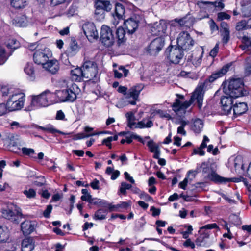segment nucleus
Masks as SVG:
<instances>
[{
  "label": "nucleus",
  "instance_id": "obj_1",
  "mask_svg": "<svg viewBox=\"0 0 251 251\" xmlns=\"http://www.w3.org/2000/svg\"><path fill=\"white\" fill-rule=\"evenodd\" d=\"M230 67V65L229 64L224 66L221 69L212 74L208 78L206 79L203 82L201 83L196 89L189 101H186L181 103L179 100L176 99V101L172 105L173 110L176 112L181 111L185 112V110L189 107L195 100H197L199 108L201 109L202 106L205 90L209 83L213 82L216 79L225 75L228 71Z\"/></svg>",
  "mask_w": 251,
  "mask_h": 251
},
{
  "label": "nucleus",
  "instance_id": "obj_2",
  "mask_svg": "<svg viewBox=\"0 0 251 251\" xmlns=\"http://www.w3.org/2000/svg\"><path fill=\"white\" fill-rule=\"evenodd\" d=\"M60 90H56L53 93V102H74L76 99V91L78 86L70 79H63L59 82Z\"/></svg>",
  "mask_w": 251,
  "mask_h": 251
},
{
  "label": "nucleus",
  "instance_id": "obj_3",
  "mask_svg": "<svg viewBox=\"0 0 251 251\" xmlns=\"http://www.w3.org/2000/svg\"><path fill=\"white\" fill-rule=\"evenodd\" d=\"M53 98V93L47 90L40 95L31 96V100L30 105L27 107V110L31 111L35 107L47 106L50 102H53V100H50Z\"/></svg>",
  "mask_w": 251,
  "mask_h": 251
},
{
  "label": "nucleus",
  "instance_id": "obj_4",
  "mask_svg": "<svg viewBox=\"0 0 251 251\" xmlns=\"http://www.w3.org/2000/svg\"><path fill=\"white\" fill-rule=\"evenodd\" d=\"M224 91L226 94L234 98L244 96L247 94L244 88L243 81L241 78L231 79L227 87L224 88Z\"/></svg>",
  "mask_w": 251,
  "mask_h": 251
},
{
  "label": "nucleus",
  "instance_id": "obj_5",
  "mask_svg": "<svg viewBox=\"0 0 251 251\" xmlns=\"http://www.w3.org/2000/svg\"><path fill=\"white\" fill-rule=\"evenodd\" d=\"M25 95L23 93L15 92L7 100L6 104L9 111L18 110L23 107Z\"/></svg>",
  "mask_w": 251,
  "mask_h": 251
},
{
  "label": "nucleus",
  "instance_id": "obj_6",
  "mask_svg": "<svg viewBox=\"0 0 251 251\" xmlns=\"http://www.w3.org/2000/svg\"><path fill=\"white\" fill-rule=\"evenodd\" d=\"M112 5L107 0H95V19L101 21L105 18V11H110Z\"/></svg>",
  "mask_w": 251,
  "mask_h": 251
},
{
  "label": "nucleus",
  "instance_id": "obj_7",
  "mask_svg": "<svg viewBox=\"0 0 251 251\" xmlns=\"http://www.w3.org/2000/svg\"><path fill=\"white\" fill-rule=\"evenodd\" d=\"M202 173L207 174L206 178L216 182L226 183L230 181H236L235 180V179H236L235 178H227L220 176L216 173L212 165H210V166L203 167L202 169Z\"/></svg>",
  "mask_w": 251,
  "mask_h": 251
},
{
  "label": "nucleus",
  "instance_id": "obj_8",
  "mask_svg": "<svg viewBox=\"0 0 251 251\" xmlns=\"http://www.w3.org/2000/svg\"><path fill=\"white\" fill-rule=\"evenodd\" d=\"M195 41L190 34L185 31L181 32L177 38V44L182 50H189L194 45Z\"/></svg>",
  "mask_w": 251,
  "mask_h": 251
},
{
  "label": "nucleus",
  "instance_id": "obj_9",
  "mask_svg": "<svg viewBox=\"0 0 251 251\" xmlns=\"http://www.w3.org/2000/svg\"><path fill=\"white\" fill-rule=\"evenodd\" d=\"M2 216L15 223H18L22 217L20 209L16 205L10 204L2 210Z\"/></svg>",
  "mask_w": 251,
  "mask_h": 251
},
{
  "label": "nucleus",
  "instance_id": "obj_10",
  "mask_svg": "<svg viewBox=\"0 0 251 251\" xmlns=\"http://www.w3.org/2000/svg\"><path fill=\"white\" fill-rule=\"evenodd\" d=\"M165 55L170 62L175 64H178L183 56V51L178 47L173 46L166 49Z\"/></svg>",
  "mask_w": 251,
  "mask_h": 251
},
{
  "label": "nucleus",
  "instance_id": "obj_11",
  "mask_svg": "<svg viewBox=\"0 0 251 251\" xmlns=\"http://www.w3.org/2000/svg\"><path fill=\"white\" fill-rule=\"evenodd\" d=\"M115 38L111 28L107 25H103L101 27L100 40L106 47L112 46Z\"/></svg>",
  "mask_w": 251,
  "mask_h": 251
},
{
  "label": "nucleus",
  "instance_id": "obj_12",
  "mask_svg": "<svg viewBox=\"0 0 251 251\" xmlns=\"http://www.w3.org/2000/svg\"><path fill=\"white\" fill-rule=\"evenodd\" d=\"M79 49V48L75 39L74 37L71 38L69 46L64 53V55L66 56H64L63 55L62 56L61 59L62 62L66 65H71V62L68 58L72 57L75 55L78 52Z\"/></svg>",
  "mask_w": 251,
  "mask_h": 251
},
{
  "label": "nucleus",
  "instance_id": "obj_13",
  "mask_svg": "<svg viewBox=\"0 0 251 251\" xmlns=\"http://www.w3.org/2000/svg\"><path fill=\"white\" fill-rule=\"evenodd\" d=\"M51 57V52L48 48H44L37 50L33 54L35 63L42 66Z\"/></svg>",
  "mask_w": 251,
  "mask_h": 251
},
{
  "label": "nucleus",
  "instance_id": "obj_14",
  "mask_svg": "<svg viewBox=\"0 0 251 251\" xmlns=\"http://www.w3.org/2000/svg\"><path fill=\"white\" fill-rule=\"evenodd\" d=\"M142 19V17L139 15L133 14L124 22L126 28L128 33L133 34L136 30Z\"/></svg>",
  "mask_w": 251,
  "mask_h": 251
},
{
  "label": "nucleus",
  "instance_id": "obj_15",
  "mask_svg": "<svg viewBox=\"0 0 251 251\" xmlns=\"http://www.w3.org/2000/svg\"><path fill=\"white\" fill-rule=\"evenodd\" d=\"M165 40L161 37L153 40L148 47L147 51L151 55H156L164 46Z\"/></svg>",
  "mask_w": 251,
  "mask_h": 251
},
{
  "label": "nucleus",
  "instance_id": "obj_16",
  "mask_svg": "<svg viewBox=\"0 0 251 251\" xmlns=\"http://www.w3.org/2000/svg\"><path fill=\"white\" fill-rule=\"evenodd\" d=\"M234 98V97H231L229 95L224 96L221 98L220 103L223 114L228 115L230 113L233 105Z\"/></svg>",
  "mask_w": 251,
  "mask_h": 251
},
{
  "label": "nucleus",
  "instance_id": "obj_17",
  "mask_svg": "<svg viewBox=\"0 0 251 251\" xmlns=\"http://www.w3.org/2000/svg\"><path fill=\"white\" fill-rule=\"evenodd\" d=\"M167 29V24L163 20L154 23L151 27V31L152 35L161 36Z\"/></svg>",
  "mask_w": 251,
  "mask_h": 251
},
{
  "label": "nucleus",
  "instance_id": "obj_18",
  "mask_svg": "<svg viewBox=\"0 0 251 251\" xmlns=\"http://www.w3.org/2000/svg\"><path fill=\"white\" fill-rule=\"evenodd\" d=\"M36 227V223L34 221L25 220L21 224V229L24 235H29L32 233Z\"/></svg>",
  "mask_w": 251,
  "mask_h": 251
},
{
  "label": "nucleus",
  "instance_id": "obj_19",
  "mask_svg": "<svg viewBox=\"0 0 251 251\" xmlns=\"http://www.w3.org/2000/svg\"><path fill=\"white\" fill-rule=\"evenodd\" d=\"M82 29L84 34L90 42L94 41V24L88 22L83 25Z\"/></svg>",
  "mask_w": 251,
  "mask_h": 251
},
{
  "label": "nucleus",
  "instance_id": "obj_20",
  "mask_svg": "<svg viewBox=\"0 0 251 251\" xmlns=\"http://www.w3.org/2000/svg\"><path fill=\"white\" fill-rule=\"evenodd\" d=\"M43 67L50 73L55 74L59 69L58 61L56 59H49L43 65Z\"/></svg>",
  "mask_w": 251,
  "mask_h": 251
},
{
  "label": "nucleus",
  "instance_id": "obj_21",
  "mask_svg": "<svg viewBox=\"0 0 251 251\" xmlns=\"http://www.w3.org/2000/svg\"><path fill=\"white\" fill-rule=\"evenodd\" d=\"M22 251H32L35 247V242L33 238L27 237L24 239L21 243Z\"/></svg>",
  "mask_w": 251,
  "mask_h": 251
},
{
  "label": "nucleus",
  "instance_id": "obj_22",
  "mask_svg": "<svg viewBox=\"0 0 251 251\" xmlns=\"http://www.w3.org/2000/svg\"><path fill=\"white\" fill-rule=\"evenodd\" d=\"M233 110L236 117L245 113L248 110L247 104L245 102L236 103L233 105Z\"/></svg>",
  "mask_w": 251,
  "mask_h": 251
},
{
  "label": "nucleus",
  "instance_id": "obj_23",
  "mask_svg": "<svg viewBox=\"0 0 251 251\" xmlns=\"http://www.w3.org/2000/svg\"><path fill=\"white\" fill-rule=\"evenodd\" d=\"M198 4L200 7H202L203 5H205L207 8H218L220 10L223 9L225 7V4L223 2L222 0L214 2L201 1H199Z\"/></svg>",
  "mask_w": 251,
  "mask_h": 251
},
{
  "label": "nucleus",
  "instance_id": "obj_24",
  "mask_svg": "<svg viewBox=\"0 0 251 251\" xmlns=\"http://www.w3.org/2000/svg\"><path fill=\"white\" fill-rule=\"evenodd\" d=\"M144 87L143 84H138L131 87L127 94L128 96L132 97L134 100H137L140 93L143 89Z\"/></svg>",
  "mask_w": 251,
  "mask_h": 251
},
{
  "label": "nucleus",
  "instance_id": "obj_25",
  "mask_svg": "<svg viewBox=\"0 0 251 251\" xmlns=\"http://www.w3.org/2000/svg\"><path fill=\"white\" fill-rule=\"evenodd\" d=\"M71 77L72 80L75 81H81L82 80L85 81L84 77H83V74L82 69L81 68L77 67L71 71Z\"/></svg>",
  "mask_w": 251,
  "mask_h": 251
},
{
  "label": "nucleus",
  "instance_id": "obj_26",
  "mask_svg": "<svg viewBox=\"0 0 251 251\" xmlns=\"http://www.w3.org/2000/svg\"><path fill=\"white\" fill-rule=\"evenodd\" d=\"M94 135V132L93 128L86 127L83 133H80L74 135L73 139L75 140L82 139L85 138H88Z\"/></svg>",
  "mask_w": 251,
  "mask_h": 251
},
{
  "label": "nucleus",
  "instance_id": "obj_27",
  "mask_svg": "<svg viewBox=\"0 0 251 251\" xmlns=\"http://www.w3.org/2000/svg\"><path fill=\"white\" fill-rule=\"evenodd\" d=\"M203 127V121L200 119H196L193 121L191 125V129L196 133H199Z\"/></svg>",
  "mask_w": 251,
  "mask_h": 251
},
{
  "label": "nucleus",
  "instance_id": "obj_28",
  "mask_svg": "<svg viewBox=\"0 0 251 251\" xmlns=\"http://www.w3.org/2000/svg\"><path fill=\"white\" fill-rule=\"evenodd\" d=\"M125 13L124 6L120 3H116L115 5V12L113 16H116L118 19H123Z\"/></svg>",
  "mask_w": 251,
  "mask_h": 251
},
{
  "label": "nucleus",
  "instance_id": "obj_29",
  "mask_svg": "<svg viewBox=\"0 0 251 251\" xmlns=\"http://www.w3.org/2000/svg\"><path fill=\"white\" fill-rule=\"evenodd\" d=\"M34 127L36 129H41L44 131H48L52 134H55L56 133H58L59 134L65 135L66 133L58 130L55 128H54L53 126L52 125H47L46 127L41 126L38 125H36Z\"/></svg>",
  "mask_w": 251,
  "mask_h": 251
},
{
  "label": "nucleus",
  "instance_id": "obj_30",
  "mask_svg": "<svg viewBox=\"0 0 251 251\" xmlns=\"http://www.w3.org/2000/svg\"><path fill=\"white\" fill-rule=\"evenodd\" d=\"M116 34L117 38V44L118 46H120V45L124 43L126 40L125 38V30L123 28L119 27L117 28Z\"/></svg>",
  "mask_w": 251,
  "mask_h": 251
},
{
  "label": "nucleus",
  "instance_id": "obj_31",
  "mask_svg": "<svg viewBox=\"0 0 251 251\" xmlns=\"http://www.w3.org/2000/svg\"><path fill=\"white\" fill-rule=\"evenodd\" d=\"M3 139L9 145L15 146L17 145L16 139L15 135L11 133L6 132L3 135Z\"/></svg>",
  "mask_w": 251,
  "mask_h": 251
},
{
  "label": "nucleus",
  "instance_id": "obj_32",
  "mask_svg": "<svg viewBox=\"0 0 251 251\" xmlns=\"http://www.w3.org/2000/svg\"><path fill=\"white\" fill-rule=\"evenodd\" d=\"M12 24L17 26H25L26 25L27 20L24 15L17 17L15 19L12 20Z\"/></svg>",
  "mask_w": 251,
  "mask_h": 251
},
{
  "label": "nucleus",
  "instance_id": "obj_33",
  "mask_svg": "<svg viewBox=\"0 0 251 251\" xmlns=\"http://www.w3.org/2000/svg\"><path fill=\"white\" fill-rule=\"evenodd\" d=\"M9 237L8 229L0 226V242H6Z\"/></svg>",
  "mask_w": 251,
  "mask_h": 251
},
{
  "label": "nucleus",
  "instance_id": "obj_34",
  "mask_svg": "<svg viewBox=\"0 0 251 251\" xmlns=\"http://www.w3.org/2000/svg\"><path fill=\"white\" fill-rule=\"evenodd\" d=\"M126 117L127 118V126L130 129H133V128H135L136 123L135 117L134 114L131 112H127L126 114Z\"/></svg>",
  "mask_w": 251,
  "mask_h": 251
},
{
  "label": "nucleus",
  "instance_id": "obj_35",
  "mask_svg": "<svg viewBox=\"0 0 251 251\" xmlns=\"http://www.w3.org/2000/svg\"><path fill=\"white\" fill-rule=\"evenodd\" d=\"M11 5L17 9L24 8L27 4L26 0H11Z\"/></svg>",
  "mask_w": 251,
  "mask_h": 251
},
{
  "label": "nucleus",
  "instance_id": "obj_36",
  "mask_svg": "<svg viewBox=\"0 0 251 251\" xmlns=\"http://www.w3.org/2000/svg\"><path fill=\"white\" fill-rule=\"evenodd\" d=\"M243 45L240 46V48L243 50H251V38L246 36H244L242 40Z\"/></svg>",
  "mask_w": 251,
  "mask_h": 251
},
{
  "label": "nucleus",
  "instance_id": "obj_37",
  "mask_svg": "<svg viewBox=\"0 0 251 251\" xmlns=\"http://www.w3.org/2000/svg\"><path fill=\"white\" fill-rule=\"evenodd\" d=\"M24 71L28 75L31 77L32 79L34 78L35 72L33 64L32 63H27L25 67Z\"/></svg>",
  "mask_w": 251,
  "mask_h": 251
},
{
  "label": "nucleus",
  "instance_id": "obj_38",
  "mask_svg": "<svg viewBox=\"0 0 251 251\" xmlns=\"http://www.w3.org/2000/svg\"><path fill=\"white\" fill-rule=\"evenodd\" d=\"M146 119H144L141 121L138 122L137 125L135 126V128H149L153 126V123L151 120H148L146 123H145Z\"/></svg>",
  "mask_w": 251,
  "mask_h": 251
},
{
  "label": "nucleus",
  "instance_id": "obj_39",
  "mask_svg": "<svg viewBox=\"0 0 251 251\" xmlns=\"http://www.w3.org/2000/svg\"><path fill=\"white\" fill-rule=\"evenodd\" d=\"M81 68L82 69L83 77H84L85 81H91L92 78L93 77L94 70L82 68V67Z\"/></svg>",
  "mask_w": 251,
  "mask_h": 251
},
{
  "label": "nucleus",
  "instance_id": "obj_40",
  "mask_svg": "<svg viewBox=\"0 0 251 251\" xmlns=\"http://www.w3.org/2000/svg\"><path fill=\"white\" fill-rule=\"evenodd\" d=\"M242 13L244 17H249L251 16V2H249L247 4L242 5Z\"/></svg>",
  "mask_w": 251,
  "mask_h": 251
},
{
  "label": "nucleus",
  "instance_id": "obj_41",
  "mask_svg": "<svg viewBox=\"0 0 251 251\" xmlns=\"http://www.w3.org/2000/svg\"><path fill=\"white\" fill-rule=\"evenodd\" d=\"M156 114H158L161 118H166L168 119H172V117L169 114L160 109L154 110L151 113V115L153 117Z\"/></svg>",
  "mask_w": 251,
  "mask_h": 251
},
{
  "label": "nucleus",
  "instance_id": "obj_42",
  "mask_svg": "<svg viewBox=\"0 0 251 251\" xmlns=\"http://www.w3.org/2000/svg\"><path fill=\"white\" fill-rule=\"evenodd\" d=\"M23 193L28 199L35 198L36 196V191L32 188L24 190Z\"/></svg>",
  "mask_w": 251,
  "mask_h": 251
},
{
  "label": "nucleus",
  "instance_id": "obj_43",
  "mask_svg": "<svg viewBox=\"0 0 251 251\" xmlns=\"http://www.w3.org/2000/svg\"><path fill=\"white\" fill-rule=\"evenodd\" d=\"M147 146L149 148V150L151 152H154L155 151L159 149V147L155 144L152 140L148 141L147 144Z\"/></svg>",
  "mask_w": 251,
  "mask_h": 251
},
{
  "label": "nucleus",
  "instance_id": "obj_44",
  "mask_svg": "<svg viewBox=\"0 0 251 251\" xmlns=\"http://www.w3.org/2000/svg\"><path fill=\"white\" fill-rule=\"evenodd\" d=\"M107 214V211L105 209H100L98 210L96 213H95V219L99 220H102L105 218V216Z\"/></svg>",
  "mask_w": 251,
  "mask_h": 251
},
{
  "label": "nucleus",
  "instance_id": "obj_45",
  "mask_svg": "<svg viewBox=\"0 0 251 251\" xmlns=\"http://www.w3.org/2000/svg\"><path fill=\"white\" fill-rule=\"evenodd\" d=\"M83 195L81 197V199L83 201H87L90 202L92 200V196L88 193V190L83 189L81 191Z\"/></svg>",
  "mask_w": 251,
  "mask_h": 251
},
{
  "label": "nucleus",
  "instance_id": "obj_46",
  "mask_svg": "<svg viewBox=\"0 0 251 251\" xmlns=\"http://www.w3.org/2000/svg\"><path fill=\"white\" fill-rule=\"evenodd\" d=\"M246 25V21L242 20L236 24V30L239 31L247 29L248 28Z\"/></svg>",
  "mask_w": 251,
  "mask_h": 251
},
{
  "label": "nucleus",
  "instance_id": "obj_47",
  "mask_svg": "<svg viewBox=\"0 0 251 251\" xmlns=\"http://www.w3.org/2000/svg\"><path fill=\"white\" fill-rule=\"evenodd\" d=\"M7 57L4 48L0 46V65L3 64L7 60Z\"/></svg>",
  "mask_w": 251,
  "mask_h": 251
},
{
  "label": "nucleus",
  "instance_id": "obj_48",
  "mask_svg": "<svg viewBox=\"0 0 251 251\" xmlns=\"http://www.w3.org/2000/svg\"><path fill=\"white\" fill-rule=\"evenodd\" d=\"M131 187V184H128L125 182H122L121 183L120 191L122 194L126 195V190L130 189Z\"/></svg>",
  "mask_w": 251,
  "mask_h": 251
},
{
  "label": "nucleus",
  "instance_id": "obj_49",
  "mask_svg": "<svg viewBox=\"0 0 251 251\" xmlns=\"http://www.w3.org/2000/svg\"><path fill=\"white\" fill-rule=\"evenodd\" d=\"M234 166L236 169L241 167L242 168L243 167L242 158L241 156H237L234 159Z\"/></svg>",
  "mask_w": 251,
  "mask_h": 251
},
{
  "label": "nucleus",
  "instance_id": "obj_50",
  "mask_svg": "<svg viewBox=\"0 0 251 251\" xmlns=\"http://www.w3.org/2000/svg\"><path fill=\"white\" fill-rule=\"evenodd\" d=\"M229 219L230 222L234 225H239L241 223L240 218L235 214L230 215Z\"/></svg>",
  "mask_w": 251,
  "mask_h": 251
},
{
  "label": "nucleus",
  "instance_id": "obj_51",
  "mask_svg": "<svg viewBox=\"0 0 251 251\" xmlns=\"http://www.w3.org/2000/svg\"><path fill=\"white\" fill-rule=\"evenodd\" d=\"M230 16L224 12H219L217 14V20L221 21L225 19H229Z\"/></svg>",
  "mask_w": 251,
  "mask_h": 251
},
{
  "label": "nucleus",
  "instance_id": "obj_52",
  "mask_svg": "<svg viewBox=\"0 0 251 251\" xmlns=\"http://www.w3.org/2000/svg\"><path fill=\"white\" fill-rule=\"evenodd\" d=\"M96 205L104 208L107 207L108 204L104 200L95 198V205Z\"/></svg>",
  "mask_w": 251,
  "mask_h": 251
},
{
  "label": "nucleus",
  "instance_id": "obj_53",
  "mask_svg": "<svg viewBox=\"0 0 251 251\" xmlns=\"http://www.w3.org/2000/svg\"><path fill=\"white\" fill-rule=\"evenodd\" d=\"M94 62L93 61H85L82 66V68L89 69L94 70Z\"/></svg>",
  "mask_w": 251,
  "mask_h": 251
},
{
  "label": "nucleus",
  "instance_id": "obj_54",
  "mask_svg": "<svg viewBox=\"0 0 251 251\" xmlns=\"http://www.w3.org/2000/svg\"><path fill=\"white\" fill-rule=\"evenodd\" d=\"M1 93L3 96H7L8 95H11L15 92L12 91V89L11 88H9L7 87H4L1 89Z\"/></svg>",
  "mask_w": 251,
  "mask_h": 251
},
{
  "label": "nucleus",
  "instance_id": "obj_55",
  "mask_svg": "<svg viewBox=\"0 0 251 251\" xmlns=\"http://www.w3.org/2000/svg\"><path fill=\"white\" fill-rule=\"evenodd\" d=\"M8 108L7 104L4 103H0V116H1L8 112Z\"/></svg>",
  "mask_w": 251,
  "mask_h": 251
},
{
  "label": "nucleus",
  "instance_id": "obj_56",
  "mask_svg": "<svg viewBox=\"0 0 251 251\" xmlns=\"http://www.w3.org/2000/svg\"><path fill=\"white\" fill-rule=\"evenodd\" d=\"M52 206L51 205H48L46 208V209L45 210V211L43 212V216L45 218H49L50 216V214L52 211Z\"/></svg>",
  "mask_w": 251,
  "mask_h": 251
},
{
  "label": "nucleus",
  "instance_id": "obj_57",
  "mask_svg": "<svg viewBox=\"0 0 251 251\" xmlns=\"http://www.w3.org/2000/svg\"><path fill=\"white\" fill-rule=\"evenodd\" d=\"M210 29L212 31H218L219 27L213 19H211L209 22Z\"/></svg>",
  "mask_w": 251,
  "mask_h": 251
},
{
  "label": "nucleus",
  "instance_id": "obj_58",
  "mask_svg": "<svg viewBox=\"0 0 251 251\" xmlns=\"http://www.w3.org/2000/svg\"><path fill=\"white\" fill-rule=\"evenodd\" d=\"M140 198L142 199H143L146 201H152V198L149 196L147 193L143 192H142L140 195Z\"/></svg>",
  "mask_w": 251,
  "mask_h": 251
},
{
  "label": "nucleus",
  "instance_id": "obj_59",
  "mask_svg": "<svg viewBox=\"0 0 251 251\" xmlns=\"http://www.w3.org/2000/svg\"><path fill=\"white\" fill-rule=\"evenodd\" d=\"M217 228H218V225L215 223H213V224L206 225L203 226L202 227H201V229H210Z\"/></svg>",
  "mask_w": 251,
  "mask_h": 251
},
{
  "label": "nucleus",
  "instance_id": "obj_60",
  "mask_svg": "<svg viewBox=\"0 0 251 251\" xmlns=\"http://www.w3.org/2000/svg\"><path fill=\"white\" fill-rule=\"evenodd\" d=\"M22 151L24 154L28 155L34 153V150L31 148L24 147L22 148Z\"/></svg>",
  "mask_w": 251,
  "mask_h": 251
},
{
  "label": "nucleus",
  "instance_id": "obj_61",
  "mask_svg": "<svg viewBox=\"0 0 251 251\" xmlns=\"http://www.w3.org/2000/svg\"><path fill=\"white\" fill-rule=\"evenodd\" d=\"M223 43L226 44L230 39V33H221Z\"/></svg>",
  "mask_w": 251,
  "mask_h": 251
},
{
  "label": "nucleus",
  "instance_id": "obj_62",
  "mask_svg": "<svg viewBox=\"0 0 251 251\" xmlns=\"http://www.w3.org/2000/svg\"><path fill=\"white\" fill-rule=\"evenodd\" d=\"M183 246L186 247H190L192 249H194L195 247V244L191 241L190 239H187L183 243Z\"/></svg>",
  "mask_w": 251,
  "mask_h": 251
},
{
  "label": "nucleus",
  "instance_id": "obj_63",
  "mask_svg": "<svg viewBox=\"0 0 251 251\" xmlns=\"http://www.w3.org/2000/svg\"><path fill=\"white\" fill-rule=\"evenodd\" d=\"M218 45L216 44L215 47L212 49L210 52V55L213 57L216 56L218 51Z\"/></svg>",
  "mask_w": 251,
  "mask_h": 251
},
{
  "label": "nucleus",
  "instance_id": "obj_64",
  "mask_svg": "<svg viewBox=\"0 0 251 251\" xmlns=\"http://www.w3.org/2000/svg\"><path fill=\"white\" fill-rule=\"evenodd\" d=\"M245 73L247 75H251V61L247 62L245 66Z\"/></svg>",
  "mask_w": 251,
  "mask_h": 251
}]
</instances>
